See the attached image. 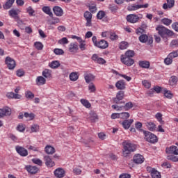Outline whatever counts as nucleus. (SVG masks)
Listing matches in <instances>:
<instances>
[{"label": "nucleus", "instance_id": "nucleus-1", "mask_svg": "<svg viewBox=\"0 0 178 178\" xmlns=\"http://www.w3.org/2000/svg\"><path fill=\"white\" fill-rule=\"evenodd\" d=\"M122 154L124 156H129L131 154V152H134L136 151V145L130 143L129 140H125L122 143Z\"/></svg>", "mask_w": 178, "mask_h": 178}, {"label": "nucleus", "instance_id": "nucleus-2", "mask_svg": "<svg viewBox=\"0 0 178 178\" xmlns=\"http://www.w3.org/2000/svg\"><path fill=\"white\" fill-rule=\"evenodd\" d=\"M143 134L145 136V140L151 144H155L158 143V137L155 134L148 131H143Z\"/></svg>", "mask_w": 178, "mask_h": 178}, {"label": "nucleus", "instance_id": "nucleus-3", "mask_svg": "<svg viewBox=\"0 0 178 178\" xmlns=\"http://www.w3.org/2000/svg\"><path fill=\"white\" fill-rule=\"evenodd\" d=\"M156 30L159 31V35L163 38L165 35H173V32L171 30H169L166 27L159 25L156 27Z\"/></svg>", "mask_w": 178, "mask_h": 178}, {"label": "nucleus", "instance_id": "nucleus-4", "mask_svg": "<svg viewBox=\"0 0 178 178\" xmlns=\"http://www.w3.org/2000/svg\"><path fill=\"white\" fill-rule=\"evenodd\" d=\"M5 63L9 70H14L15 67H16V61L9 56L6 58Z\"/></svg>", "mask_w": 178, "mask_h": 178}, {"label": "nucleus", "instance_id": "nucleus-5", "mask_svg": "<svg viewBox=\"0 0 178 178\" xmlns=\"http://www.w3.org/2000/svg\"><path fill=\"white\" fill-rule=\"evenodd\" d=\"M148 6H149V4L148 3H145L144 5H141V4H137V5H134V4H131L130 6H129L127 7V10L129 12H131L133 10H138V9H141V8H143L145 9H147V8H148Z\"/></svg>", "mask_w": 178, "mask_h": 178}, {"label": "nucleus", "instance_id": "nucleus-6", "mask_svg": "<svg viewBox=\"0 0 178 178\" xmlns=\"http://www.w3.org/2000/svg\"><path fill=\"white\" fill-rule=\"evenodd\" d=\"M15 149L17 154L20 155V156H27V155H29V152L27 151V149L22 146H16Z\"/></svg>", "mask_w": 178, "mask_h": 178}, {"label": "nucleus", "instance_id": "nucleus-7", "mask_svg": "<svg viewBox=\"0 0 178 178\" xmlns=\"http://www.w3.org/2000/svg\"><path fill=\"white\" fill-rule=\"evenodd\" d=\"M12 115V109L8 106H4L1 109V118H5V116H10Z\"/></svg>", "mask_w": 178, "mask_h": 178}, {"label": "nucleus", "instance_id": "nucleus-8", "mask_svg": "<svg viewBox=\"0 0 178 178\" xmlns=\"http://www.w3.org/2000/svg\"><path fill=\"white\" fill-rule=\"evenodd\" d=\"M165 152L170 155H178V148L175 145H172L165 149Z\"/></svg>", "mask_w": 178, "mask_h": 178}, {"label": "nucleus", "instance_id": "nucleus-9", "mask_svg": "<svg viewBox=\"0 0 178 178\" xmlns=\"http://www.w3.org/2000/svg\"><path fill=\"white\" fill-rule=\"evenodd\" d=\"M121 62L127 66H132V65H134V60L133 58L123 57V56H121Z\"/></svg>", "mask_w": 178, "mask_h": 178}, {"label": "nucleus", "instance_id": "nucleus-10", "mask_svg": "<svg viewBox=\"0 0 178 178\" xmlns=\"http://www.w3.org/2000/svg\"><path fill=\"white\" fill-rule=\"evenodd\" d=\"M69 51L72 54H76L79 51V45L77 42H72L69 45Z\"/></svg>", "mask_w": 178, "mask_h": 178}, {"label": "nucleus", "instance_id": "nucleus-11", "mask_svg": "<svg viewBox=\"0 0 178 178\" xmlns=\"http://www.w3.org/2000/svg\"><path fill=\"white\" fill-rule=\"evenodd\" d=\"M139 19H140V17H138V16L134 14H130L127 16V20L129 23H137V21Z\"/></svg>", "mask_w": 178, "mask_h": 178}, {"label": "nucleus", "instance_id": "nucleus-12", "mask_svg": "<svg viewBox=\"0 0 178 178\" xmlns=\"http://www.w3.org/2000/svg\"><path fill=\"white\" fill-rule=\"evenodd\" d=\"M96 47L100 49H106V48L109 47V44L106 40H101L98 42V44Z\"/></svg>", "mask_w": 178, "mask_h": 178}, {"label": "nucleus", "instance_id": "nucleus-13", "mask_svg": "<svg viewBox=\"0 0 178 178\" xmlns=\"http://www.w3.org/2000/svg\"><path fill=\"white\" fill-rule=\"evenodd\" d=\"M44 159L45 161V165L47 168H52L55 166V162L52 161V159L49 156H44Z\"/></svg>", "mask_w": 178, "mask_h": 178}, {"label": "nucleus", "instance_id": "nucleus-14", "mask_svg": "<svg viewBox=\"0 0 178 178\" xmlns=\"http://www.w3.org/2000/svg\"><path fill=\"white\" fill-rule=\"evenodd\" d=\"M134 122V120L133 119H130V120H124L122 124V127H124V129H125V130H129V129H130V127L131 126V124H133V122Z\"/></svg>", "mask_w": 178, "mask_h": 178}, {"label": "nucleus", "instance_id": "nucleus-15", "mask_svg": "<svg viewBox=\"0 0 178 178\" xmlns=\"http://www.w3.org/2000/svg\"><path fill=\"white\" fill-rule=\"evenodd\" d=\"M65 170H63V168H58L54 171V175L56 177L58 178L65 177Z\"/></svg>", "mask_w": 178, "mask_h": 178}, {"label": "nucleus", "instance_id": "nucleus-16", "mask_svg": "<svg viewBox=\"0 0 178 178\" xmlns=\"http://www.w3.org/2000/svg\"><path fill=\"white\" fill-rule=\"evenodd\" d=\"M124 97V91L120 90L117 93L116 97L114 98V99H113L115 104H119V101H122V99H123Z\"/></svg>", "mask_w": 178, "mask_h": 178}, {"label": "nucleus", "instance_id": "nucleus-17", "mask_svg": "<svg viewBox=\"0 0 178 178\" xmlns=\"http://www.w3.org/2000/svg\"><path fill=\"white\" fill-rule=\"evenodd\" d=\"M25 169L27 170V172H29V173H31V175H35V173L38 172V168H37V166L26 165Z\"/></svg>", "mask_w": 178, "mask_h": 178}, {"label": "nucleus", "instance_id": "nucleus-18", "mask_svg": "<svg viewBox=\"0 0 178 178\" xmlns=\"http://www.w3.org/2000/svg\"><path fill=\"white\" fill-rule=\"evenodd\" d=\"M53 12L56 16H63V10L59 6H54L53 8Z\"/></svg>", "mask_w": 178, "mask_h": 178}, {"label": "nucleus", "instance_id": "nucleus-19", "mask_svg": "<svg viewBox=\"0 0 178 178\" xmlns=\"http://www.w3.org/2000/svg\"><path fill=\"white\" fill-rule=\"evenodd\" d=\"M175 6V0H167V3L163 5V9H172Z\"/></svg>", "mask_w": 178, "mask_h": 178}, {"label": "nucleus", "instance_id": "nucleus-20", "mask_svg": "<svg viewBox=\"0 0 178 178\" xmlns=\"http://www.w3.org/2000/svg\"><path fill=\"white\" fill-rule=\"evenodd\" d=\"M149 172L151 173V176L152 178H161V172H158V170H155V168H149Z\"/></svg>", "mask_w": 178, "mask_h": 178}, {"label": "nucleus", "instance_id": "nucleus-21", "mask_svg": "<svg viewBox=\"0 0 178 178\" xmlns=\"http://www.w3.org/2000/svg\"><path fill=\"white\" fill-rule=\"evenodd\" d=\"M138 65L142 69H149V67L151 66L149 61L147 60H140Z\"/></svg>", "mask_w": 178, "mask_h": 178}, {"label": "nucleus", "instance_id": "nucleus-22", "mask_svg": "<svg viewBox=\"0 0 178 178\" xmlns=\"http://www.w3.org/2000/svg\"><path fill=\"white\" fill-rule=\"evenodd\" d=\"M115 87L118 90H124L126 88V83L124 80H120L116 82Z\"/></svg>", "mask_w": 178, "mask_h": 178}, {"label": "nucleus", "instance_id": "nucleus-23", "mask_svg": "<svg viewBox=\"0 0 178 178\" xmlns=\"http://www.w3.org/2000/svg\"><path fill=\"white\" fill-rule=\"evenodd\" d=\"M134 161L138 164L143 163L144 162V156L141 154H137L134 156Z\"/></svg>", "mask_w": 178, "mask_h": 178}, {"label": "nucleus", "instance_id": "nucleus-24", "mask_svg": "<svg viewBox=\"0 0 178 178\" xmlns=\"http://www.w3.org/2000/svg\"><path fill=\"white\" fill-rule=\"evenodd\" d=\"M145 126L148 129V130H149V131H155V130L156 129V124H155V123L154 122H146Z\"/></svg>", "mask_w": 178, "mask_h": 178}, {"label": "nucleus", "instance_id": "nucleus-25", "mask_svg": "<svg viewBox=\"0 0 178 178\" xmlns=\"http://www.w3.org/2000/svg\"><path fill=\"white\" fill-rule=\"evenodd\" d=\"M47 83V80L43 76H38L36 79V83L38 86H44Z\"/></svg>", "mask_w": 178, "mask_h": 178}, {"label": "nucleus", "instance_id": "nucleus-26", "mask_svg": "<svg viewBox=\"0 0 178 178\" xmlns=\"http://www.w3.org/2000/svg\"><path fill=\"white\" fill-rule=\"evenodd\" d=\"M90 120L92 122V123H95V122L98 120V115L95 112L91 111L90 113Z\"/></svg>", "mask_w": 178, "mask_h": 178}, {"label": "nucleus", "instance_id": "nucleus-27", "mask_svg": "<svg viewBox=\"0 0 178 178\" xmlns=\"http://www.w3.org/2000/svg\"><path fill=\"white\" fill-rule=\"evenodd\" d=\"M42 76H44L45 79H51L52 77V71L46 69L42 72Z\"/></svg>", "mask_w": 178, "mask_h": 178}, {"label": "nucleus", "instance_id": "nucleus-28", "mask_svg": "<svg viewBox=\"0 0 178 178\" xmlns=\"http://www.w3.org/2000/svg\"><path fill=\"white\" fill-rule=\"evenodd\" d=\"M7 97L10 99H20V95L19 94H15V92H10L7 93Z\"/></svg>", "mask_w": 178, "mask_h": 178}, {"label": "nucleus", "instance_id": "nucleus-29", "mask_svg": "<svg viewBox=\"0 0 178 178\" xmlns=\"http://www.w3.org/2000/svg\"><path fill=\"white\" fill-rule=\"evenodd\" d=\"M42 10L44 13H46V15H49V16H50V17H52L54 16V14L52 13V12H51V8H49V6L42 7Z\"/></svg>", "mask_w": 178, "mask_h": 178}, {"label": "nucleus", "instance_id": "nucleus-30", "mask_svg": "<svg viewBox=\"0 0 178 178\" xmlns=\"http://www.w3.org/2000/svg\"><path fill=\"white\" fill-rule=\"evenodd\" d=\"M45 152H47L49 155H52V154H55V148L52 146L47 145L45 147Z\"/></svg>", "mask_w": 178, "mask_h": 178}, {"label": "nucleus", "instance_id": "nucleus-31", "mask_svg": "<svg viewBox=\"0 0 178 178\" xmlns=\"http://www.w3.org/2000/svg\"><path fill=\"white\" fill-rule=\"evenodd\" d=\"M8 13L10 17H13V19H19L17 10L15 9H11L10 10H9Z\"/></svg>", "mask_w": 178, "mask_h": 178}, {"label": "nucleus", "instance_id": "nucleus-32", "mask_svg": "<svg viewBox=\"0 0 178 178\" xmlns=\"http://www.w3.org/2000/svg\"><path fill=\"white\" fill-rule=\"evenodd\" d=\"M154 91H156L157 94H161V92H163V88H162V87L155 86L154 89L149 90V94H152Z\"/></svg>", "mask_w": 178, "mask_h": 178}, {"label": "nucleus", "instance_id": "nucleus-33", "mask_svg": "<svg viewBox=\"0 0 178 178\" xmlns=\"http://www.w3.org/2000/svg\"><path fill=\"white\" fill-rule=\"evenodd\" d=\"M163 92L166 98H169L170 99L173 98V94L172 93V92H170V90H166V88H163Z\"/></svg>", "mask_w": 178, "mask_h": 178}, {"label": "nucleus", "instance_id": "nucleus-34", "mask_svg": "<svg viewBox=\"0 0 178 178\" xmlns=\"http://www.w3.org/2000/svg\"><path fill=\"white\" fill-rule=\"evenodd\" d=\"M169 84H170V86H176V84H177V76H172L170 78Z\"/></svg>", "mask_w": 178, "mask_h": 178}, {"label": "nucleus", "instance_id": "nucleus-35", "mask_svg": "<svg viewBox=\"0 0 178 178\" xmlns=\"http://www.w3.org/2000/svg\"><path fill=\"white\" fill-rule=\"evenodd\" d=\"M59 66H60V63H59V61H58V60L52 61V62L49 64V67H50L51 69H58V67H59Z\"/></svg>", "mask_w": 178, "mask_h": 178}, {"label": "nucleus", "instance_id": "nucleus-36", "mask_svg": "<svg viewBox=\"0 0 178 178\" xmlns=\"http://www.w3.org/2000/svg\"><path fill=\"white\" fill-rule=\"evenodd\" d=\"M120 108H122L124 111H130L131 108H133V103L131 102H127L125 104L124 106H120Z\"/></svg>", "mask_w": 178, "mask_h": 178}, {"label": "nucleus", "instance_id": "nucleus-37", "mask_svg": "<svg viewBox=\"0 0 178 178\" xmlns=\"http://www.w3.org/2000/svg\"><path fill=\"white\" fill-rule=\"evenodd\" d=\"M95 79V76L92 74H88L85 76V80L86 83H90Z\"/></svg>", "mask_w": 178, "mask_h": 178}, {"label": "nucleus", "instance_id": "nucleus-38", "mask_svg": "<svg viewBox=\"0 0 178 178\" xmlns=\"http://www.w3.org/2000/svg\"><path fill=\"white\" fill-rule=\"evenodd\" d=\"M139 41H140L143 44H145L148 41V35L146 34H142L139 36Z\"/></svg>", "mask_w": 178, "mask_h": 178}, {"label": "nucleus", "instance_id": "nucleus-39", "mask_svg": "<svg viewBox=\"0 0 178 178\" xmlns=\"http://www.w3.org/2000/svg\"><path fill=\"white\" fill-rule=\"evenodd\" d=\"M24 116L26 119H29V120H33L35 118V115H34V113H29L27 112H25L24 113Z\"/></svg>", "mask_w": 178, "mask_h": 178}, {"label": "nucleus", "instance_id": "nucleus-40", "mask_svg": "<svg viewBox=\"0 0 178 178\" xmlns=\"http://www.w3.org/2000/svg\"><path fill=\"white\" fill-rule=\"evenodd\" d=\"M162 116H163V115H162V113H157L155 115V118H156V119L158 120V122H159V123H160L161 124H165V121H163V120H162Z\"/></svg>", "mask_w": 178, "mask_h": 178}, {"label": "nucleus", "instance_id": "nucleus-41", "mask_svg": "<svg viewBox=\"0 0 178 178\" xmlns=\"http://www.w3.org/2000/svg\"><path fill=\"white\" fill-rule=\"evenodd\" d=\"M70 79L71 81H76L79 79V75L76 72H72L70 74Z\"/></svg>", "mask_w": 178, "mask_h": 178}, {"label": "nucleus", "instance_id": "nucleus-42", "mask_svg": "<svg viewBox=\"0 0 178 178\" xmlns=\"http://www.w3.org/2000/svg\"><path fill=\"white\" fill-rule=\"evenodd\" d=\"M129 118H130V113L127 112L120 113V119H122L123 120H127Z\"/></svg>", "mask_w": 178, "mask_h": 178}, {"label": "nucleus", "instance_id": "nucleus-43", "mask_svg": "<svg viewBox=\"0 0 178 178\" xmlns=\"http://www.w3.org/2000/svg\"><path fill=\"white\" fill-rule=\"evenodd\" d=\"M172 19L169 18H163L161 19V23L165 24V26H170V24H172Z\"/></svg>", "mask_w": 178, "mask_h": 178}, {"label": "nucleus", "instance_id": "nucleus-44", "mask_svg": "<svg viewBox=\"0 0 178 178\" xmlns=\"http://www.w3.org/2000/svg\"><path fill=\"white\" fill-rule=\"evenodd\" d=\"M25 97L27 98V99H33L34 98V93H33L31 91L28 90L25 92Z\"/></svg>", "mask_w": 178, "mask_h": 178}, {"label": "nucleus", "instance_id": "nucleus-45", "mask_svg": "<svg viewBox=\"0 0 178 178\" xmlns=\"http://www.w3.org/2000/svg\"><path fill=\"white\" fill-rule=\"evenodd\" d=\"M167 159L168 161H172V162H178V156L175 155L167 156Z\"/></svg>", "mask_w": 178, "mask_h": 178}, {"label": "nucleus", "instance_id": "nucleus-46", "mask_svg": "<svg viewBox=\"0 0 178 178\" xmlns=\"http://www.w3.org/2000/svg\"><path fill=\"white\" fill-rule=\"evenodd\" d=\"M164 63L165 65H172L173 63V58L171 57H169V55L164 59Z\"/></svg>", "mask_w": 178, "mask_h": 178}, {"label": "nucleus", "instance_id": "nucleus-47", "mask_svg": "<svg viewBox=\"0 0 178 178\" xmlns=\"http://www.w3.org/2000/svg\"><path fill=\"white\" fill-rule=\"evenodd\" d=\"M134 51L133 50H128L125 52V56L126 58H133V56H134Z\"/></svg>", "mask_w": 178, "mask_h": 178}, {"label": "nucleus", "instance_id": "nucleus-48", "mask_svg": "<svg viewBox=\"0 0 178 178\" xmlns=\"http://www.w3.org/2000/svg\"><path fill=\"white\" fill-rule=\"evenodd\" d=\"M32 162L35 163V165H38V166H42V161L40 159H33Z\"/></svg>", "mask_w": 178, "mask_h": 178}, {"label": "nucleus", "instance_id": "nucleus-49", "mask_svg": "<svg viewBox=\"0 0 178 178\" xmlns=\"http://www.w3.org/2000/svg\"><path fill=\"white\" fill-rule=\"evenodd\" d=\"M26 12L27 13H29V16H35V15H34V13H35V11L34 10V9H33L31 6H29L26 8Z\"/></svg>", "mask_w": 178, "mask_h": 178}, {"label": "nucleus", "instance_id": "nucleus-50", "mask_svg": "<svg viewBox=\"0 0 178 178\" xmlns=\"http://www.w3.org/2000/svg\"><path fill=\"white\" fill-rule=\"evenodd\" d=\"M35 47L38 51H42V48H44V45L42 44V43H41V42H35Z\"/></svg>", "mask_w": 178, "mask_h": 178}, {"label": "nucleus", "instance_id": "nucleus-51", "mask_svg": "<svg viewBox=\"0 0 178 178\" xmlns=\"http://www.w3.org/2000/svg\"><path fill=\"white\" fill-rule=\"evenodd\" d=\"M81 102L83 106H86V108H91V104L90 102L84 99H81Z\"/></svg>", "mask_w": 178, "mask_h": 178}, {"label": "nucleus", "instance_id": "nucleus-52", "mask_svg": "<svg viewBox=\"0 0 178 178\" xmlns=\"http://www.w3.org/2000/svg\"><path fill=\"white\" fill-rule=\"evenodd\" d=\"M127 47H129L127 42H121L120 43V49H127Z\"/></svg>", "mask_w": 178, "mask_h": 178}, {"label": "nucleus", "instance_id": "nucleus-53", "mask_svg": "<svg viewBox=\"0 0 178 178\" xmlns=\"http://www.w3.org/2000/svg\"><path fill=\"white\" fill-rule=\"evenodd\" d=\"M17 131H19L20 133H23V131H24V130H26V127H24V125H23V124H19L17 126Z\"/></svg>", "mask_w": 178, "mask_h": 178}, {"label": "nucleus", "instance_id": "nucleus-54", "mask_svg": "<svg viewBox=\"0 0 178 178\" xmlns=\"http://www.w3.org/2000/svg\"><path fill=\"white\" fill-rule=\"evenodd\" d=\"M97 17L99 19V20L104 19V17H105V12L102 10L99 11L97 14Z\"/></svg>", "mask_w": 178, "mask_h": 178}, {"label": "nucleus", "instance_id": "nucleus-55", "mask_svg": "<svg viewBox=\"0 0 178 178\" xmlns=\"http://www.w3.org/2000/svg\"><path fill=\"white\" fill-rule=\"evenodd\" d=\"M40 129V127L38 124H33L31 127V130L32 133H37Z\"/></svg>", "mask_w": 178, "mask_h": 178}, {"label": "nucleus", "instance_id": "nucleus-56", "mask_svg": "<svg viewBox=\"0 0 178 178\" xmlns=\"http://www.w3.org/2000/svg\"><path fill=\"white\" fill-rule=\"evenodd\" d=\"M88 90L90 91V92H95L96 91V88H95V85H94V83H90L88 86Z\"/></svg>", "mask_w": 178, "mask_h": 178}, {"label": "nucleus", "instance_id": "nucleus-57", "mask_svg": "<svg viewBox=\"0 0 178 178\" xmlns=\"http://www.w3.org/2000/svg\"><path fill=\"white\" fill-rule=\"evenodd\" d=\"M51 19L49 20L50 24H56L57 23H59V18L51 17Z\"/></svg>", "mask_w": 178, "mask_h": 178}, {"label": "nucleus", "instance_id": "nucleus-58", "mask_svg": "<svg viewBox=\"0 0 178 178\" xmlns=\"http://www.w3.org/2000/svg\"><path fill=\"white\" fill-rule=\"evenodd\" d=\"M135 127L136 129H137V130H139L140 131H145L144 130H143V129H141V127H143V123L140 122H137L135 124Z\"/></svg>", "mask_w": 178, "mask_h": 178}, {"label": "nucleus", "instance_id": "nucleus-59", "mask_svg": "<svg viewBox=\"0 0 178 178\" xmlns=\"http://www.w3.org/2000/svg\"><path fill=\"white\" fill-rule=\"evenodd\" d=\"M169 58L174 59V58H177L178 51H174L168 54Z\"/></svg>", "mask_w": 178, "mask_h": 178}, {"label": "nucleus", "instance_id": "nucleus-60", "mask_svg": "<svg viewBox=\"0 0 178 178\" xmlns=\"http://www.w3.org/2000/svg\"><path fill=\"white\" fill-rule=\"evenodd\" d=\"M16 75L18 77H23L24 76V70L19 69L16 71Z\"/></svg>", "mask_w": 178, "mask_h": 178}, {"label": "nucleus", "instance_id": "nucleus-61", "mask_svg": "<svg viewBox=\"0 0 178 178\" xmlns=\"http://www.w3.org/2000/svg\"><path fill=\"white\" fill-rule=\"evenodd\" d=\"M54 52L56 55H63L65 54L62 49H54Z\"/></svg>", "mask_w": 178, "mask_h": 178}, {"label": "nucleus", "instance_id": "nucleus-62", "mask_svg": "<svg viewBox=\"0 0 178 178\" xmlns=\"http://www.w3.org/2000/svg\"><path fill=\"white\" fill-rule=\"evenodd\" d=\"M58 44H69V40H67V38H63L62 39L58 40Z\"/></svg>", "mask_w": 178, "mask_h": 178}, {"label": "nucleus", "instance_id": "nucleus-63", "mask_svg": "<svg viewBox=\"0 0 178 178\" xmlns=\"http://www.w3.org/2000/svg\"><path fill=\"white\" fill-rule=\"evenodd\" d=\"M170 45L172 48H177V47H178V40H172Z\"/></svg>", "mask_w": 178, "mask_h": 178}, {"label": "nucleus", "instance_id": "nucleus-64", "mask_svg": "<svg viewBox=\"0 0 178 178\" xmlns=\"http://www.w3.org/2000/svg\"><path fill=\"white\" fill-rule=\"evenodd\" d=\"M119 38V36L116 35L115 33H110V39L112 40V41H115Z\"/></svg>", "mask_w": 178, "mask_h": 178}]
</instances>
